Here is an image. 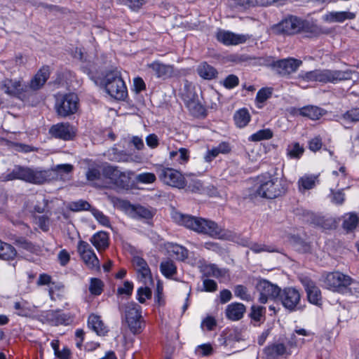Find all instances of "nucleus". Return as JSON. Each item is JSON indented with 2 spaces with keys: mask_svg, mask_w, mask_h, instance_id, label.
I'll return each instance as SVG.
<instances>
[{
  "mask_svg": "<svg viewBox=\"0 0 359 359\" xmlns=\"http://www.w3.org/2000/svg\"><path fill=\"white\" fill-rule=\"evenodd\" d=\"M172 218L177 224L198 233L207 234L212 238H222L224 236L223 229L212 220L184 215L177 211L172 212Z\"/></svg>",
  "mask_w": 359,
  "mask_h": 359,
  "instance_id": "obj_1",
  "label": "nucleus"
},
{
  "mask_svg": "<svg viewBox=\"0 0 359 359\" xmlns=\"http://www.w3.org/2000/svg\"><path fill=\"white\" fill-rule=\"evenodd\" d=\"M354 71L347 69L346 70L333 69H315L306 72H301L297 80L301 84L303 82H320L337 83L340 81L352 79Z\"/></svg>",
  "mask_w": 359,
  "mask_h": 359,
  "instance_id": "obj_2",
  "label": "nucleus"
},
{
  "mask_svg": "<svg viewBox=\"0 0 359 359\" xmlns=\"http://www.w3.org/2000/svg\"><path fill=\"white\" fill-rule=\"evenodd\" d=\"M287 191V186L278 177L261 176L257 179L252 190L250 194L251 198L261 197L273 199L284 195Z\"/></svg>",
  "mask_w": 359,
  "mask_h": 359,
  "instance_id": "obj_3",
  "label": "nucleus"
},
{
  "mask_svg": "<svg viewBox=\"0 0 359 359\" xmlns=\"http://www.w3.org/2000/svg\"><path fill=\"white\" fill-rule=\"evenodd\" d=\"M122 325L126 324L133 334L141 333L144 327L141 306L135 302L120 304Z\"/></svg>",
  "mask_w": 359,
  "mask_h": 359,
  "instance_id": "obj_4",
  "label": "nucleus"
},
{
  "mask_svg": "<svg viewBox=\"0 0 359 359\" xmlns=\"http://www.w3.org/2000/svg\"><path fill=\"white\" fill-rule=\"evenodd\" d=\"M48 172L21 165H15L9 173L4 176V181L20 180L32 184H43L48 180Z\"/></svg>",
  "mask_w": 359,
  "mask_h": 359,
  "instance_id": "obj_5",
  "label": "nucleus"
},
{
  "mask_svg": "<svg viewBox=\"0 0 359 359\" xmlns=\"http://www.w3.org/2000/svg\"><path fill=\"white\" fill-rule=\"evenodd\" d=\"M50 76V67L43 66L27 83H25L26 93L29 96V106H36L40 102L38 90L46 83Z\"/></svg>",
  "mask_w": 359,
  "mask_h": 359,
  "instance_id": "obj_6",
  "label": "nucleus"
},
{
  "mask_svg": "<svg viewBox=\"0 0 359 359\" xmlns=\"http://www.w3.org/2000/svg\"><path fill=\"white\" fill-rule=\"evenodd\" d=\"M104 177L110 184L121 189H128L132 184L131 179L134 172L130 170L122 171L118 167L107 163L104 164Z\"/></svg>",
  "mask_w": 359,
  "mask_h": 359,
  "instance_id": "obj_7",
  "label": "nucleus"
},
{
  "mask_svg": "<svg viewBox=\"0 0 359 359\" xmlns=\"http://www.w3.org/2000/svg\"><path fill=\"white\" fill-rule=\"evenodd\" d=\"M104 87L112 97L123 100L128 95L127 88L118 70L108 72L104 77Z\"/></svg>",
  "mask_w": 359,
  "mask_h": 359,
  "instance_id": "obj_8",
  "label": "nucleus"
},
{
  "mask_svg": "<svg viewBox=\"0 0 359 359\" xmlns=\"http://www.w3.org/2000/svg\"><path fill=\"white\" fill-rule=\"evenodd\" d=\"M0 90L29 105V96L25 92V82L22 78L4 79L0 82Z\"/></svg>",
  "mask_w": 359,
  "mask_h": 359,
  "instance_id": "obj_9",
  "label": "nucleus"
},
{
  "mask_svg": "<svg viewBox=\"0 0 359 359\" xmlns=\"http://www.w3.org/2000/svg\"><path fill=\"white\" fill-rule=\"evenodd\" d=\"M79 106V99L76 94L69 93L57 99L55 110L58 116L67 117L75 114Z\"/></svg>",
  "mask_w": 359,
  "mask_h": 359,
  "instance_id": "obj_10",
  "label": "nucleus"
},
{
  "mask_svg": "<svg viewBox=\"0 0 359 359\" xmlns=\"http://www.w3.org/2000/svg\"><path fill=\"white\" fill-rule=\"evenodd\" d=\"M352 283L350 276L340 272H333L327 275L325 284L330 289L341 293L350 292L351 288L348 287Z\"/></svg>",
  "mask_w": 359,
  "mask_h": 359,
  "instance_id": "obj_11",
  "label": "nucleus"
},
{
  "mask_svg": "<svg viewBox=\"0 0 359 359\" xmlns=\"http://www.w3.org/2000/svg\"><path fill=\"white\" fill-rule=\"evenodd\" d=\"M256 288L259 293V302L261 304H266L268 300L277 301L280 294L281 289L265 279L259 280Z\"/></svg>",
  "mask_w": 359,
  "mask_h": 359,
  "instance_id": "obj_12",
  "label": "nucleus"
},
{
  "mask_svg": "<svg viewBox=\"0 0 359 359\" xmlns=\"http://www.w3.org/2000/svg\"><path fill=\"white\" fill-rule=\"evenodd\" d=\"M157 173L159 179L169 186L181 189L187 185L184 176L175 169L160 168Z\"/></svg>",
  "mask_w": 359,
  "mask_h": 359,
  "instance_id": "obj_13",
  "label": "nucleus"
},
{
  "mask_svg": "<svg viewBox=\"0 0 359 359\" xmlns=\"http://www.w3.org/2000/svg\"><path fill=\"white\" fill-rule=\"evenodd\" d=\"M304 27V22L299 18L294 16H290L280 23L275 27V31L278 34L292 35L301 32Z\"/></svg>",
  "mask_w": 359,
  "mask_h": 359,
  "instance_id": "obj_14",
  "label": "nucleus"
},
{
  "mask_svg": "<svg viewBox=\"0 0 359 359\" xmlns=\"http://www.w3.org/2000/svg\"><path fill=\"white\" fill-rule=\"evenodd\" d=\"M301 295L299 292L294 287H285L280 290V294L278 300L280 301L283 306L290 310L294 311L301 309Z\"/></svg>",
  "mask_w": 359,
  "mask_h": 359,
  "instance_id": "obj_15",
  "label": "nucleus"
},
{
  "mask_svg": "<svg viewBox=\"0 0 359 359\" xmlns=\"http://www.w3.org/2000/svg\"><path fill=\"white\" fill-rule=\"evenodd\" d=\"M185 105L190 114L196 118H204L207 115V111L197 99V95L192 91H189L182 95Z\"/></svg>",
  "mask_w": 359,
  "mask_h": 359,
  "instance_id": "obj_16",
  "label": "nucleus"
},
{
  "mask_svg": "<svg viewBox=\"0 0 359 359\" xmlns=\"http://www.w3.org/2000/svg\"><path fill=\"white\" fill-rule=\"evenodd\" d=\"M302 61L293 57L279 60L273 63V67L277 74L287 76L295 72L302 65Z\"/></svg>",
  "mask_w": 359,
  "mask_h": 359,
  "instance_id": "obj_17",
  "label": "nucleus"
},
{
  "mask_svg": "<svg viewBox=\"0 0 359 359\" xmlns=\"http://www.w3.org/2000/svg\"><path fill=\"white\" fill-rule=\"evenodd\" d=\"M77 251L83 261L89 268H99V259L87 242L80 241L78 243Z\"/></svg>",
  "mask_w": 359,
  "mask_h": 359,
  "instance_id": "obj_18",
  "label": "nucleus"
},
{
  "mask_svg": "<svg viewBox=\"0 0 359 359\" xmlns=\"http://www.w3.org/2000/svg\"><path fill=\"white\" fill-rule=\"evenodd\" d=\"M49 134L57 139L69 141L76 135L74 128L69 123H60L53 125L49 129Z\"/></svg>",
  "mask_w": 359,
  "mask_h": 359,
  "instance_id": "obj_19",
  "label": "nucleus"
},
{
  "mask_svg": "<svg viewBox=\"0 0 359 359\" xmlns=\"http://www.w3.org/2000/svg\"><path fill=\"white\" fill-rule=\"evenodd\" d=\"M216 38L217 41L226 46H236L245 43L250 39L249 34H235L230 31L219 30L217 33Z\"/></svg>",
  "mask_w": 359,
  "mask_h": 359,
  "instance_id": "obj_20",
  "label": "nucleus"
},
{
  "mask_svg": "<svg viewBox=\"0 0 359 359\" xmlns=\"http://www.w3.org/2000/svg\"><path fill=\"white\" fill-rule=\"evenodd\" d=\"M301 282L305 288L309 302L320 306L322 304V297L320 289L307 277L302 278Z\"/></svg>",
  "mask_w": 359,
  "mask_h": 359,
  "instance_id": "obj_21",
  "label": "nucleus"
},
{
  "mask_svg": "<svg viewBox=\"0 0 359 359\" xmlns=\"http://www.w3.org/2000/svg\"><path fill=\"white\" fill-rule=\"evenodd\" d=\"M151 75L158 79H165L171 77L174 73L172 65H165L158 61H154L147 65Z\"/></svg>",
  "mask_w": 359,
  "mask_h": 359,
  "instance_id": "obj_22",
  "label": "nucleus"
},
{
  "mask_svg": "<svg viewBox=\"0 0 359 359\" xmlns=\"http://www.w3.org/2000/svg\"><path fill=\"white\" fill-rule=\"evenodd\" d=\"M128 210L130 215L135 219H150L155 215V211L151 208H146L140 205H129Z\"/></svg>",
  "mask_w": 359,
  "mask_h": 359,
  "instance_id": "obj_23",
  "label": "nucleus"
},
{
  "mask_svg": "<svg viewBox=\"0 0 359 359\" xmlns=\"http://www.w3.org/2000/svg\"><path fill=\"white\" fill-rule=\"evenodd\" d=\"M88 326L99 336H105L109 332L100 316L93 313L88 316Z\"/></svg>",
  "mask_w": 359,
  "mask_h": 359,
  "instance_id": "obj_24",
  "label": "nucleus"
},
{
  "mask_svg": "<svg viewBox=\"0 0 359 359\" xmlns=\"http://www.w3.org/2000/svg\"><path fill=\"white\" fill-rule=\"evenodd\" d=\"M246 308L241 303H231L226 309V316L231 320H238L241 319L245 312Z\"/></svg>",
  "mask_w": 359,
  "mask_h": 359,
  "instance_id": "obj_25",
  "label": "nucleus"
},
{
  "mask_svg": "<svg viewBox=\"0 0 359 359\" xmlns=\"http://www.w3.org/2000/svg\"><path fill=\"white\" fill-rule=\"evenodd\" d=\"M133 266L144 280L151 279V273L147 262L139 256H135L132 260Z\"/></svg>",
  "mask_w": 359,
  "mask_h": 359,
  "instance_id": "obj_26",
  "label": "nucleus"
},
{
  "mask_svg": "<svg viewBox=\"0 0 359 359\" xmlns=\"http://www.w3.org/2000/svg\"><path fill=\"white\" fill-rule=\"evenodd\" d=\"M90 242L98 251L104 250L109 246L108 234L104 231H99L91 237Z\"/></svg>",
  "mask_w": 359,
  "mask_h": 359,
  "instance_id": "obj_27",
  "label": "nucleus"
},
{
  "mask_svg": "<svg viewBox=\"0 0 359 359\" xmlns=\"http://www.w3.org/2000/svg\"><path fill=\"white\" fill-rule=\"evenodd\" d=\"M355 14L348 11L330 12L326 15V20L330 22H343L346 20H352Z\"/></svg>",
  "mask_w": 359,
  "mask_h": 359,
  "instance_id": "obj_28",
  "label": "nucleus"
},
{
  "mask_svg": "<svg viewBox=\"0 0 359 359\" xmlns=\"http://www.w3.org/2000/svg\"><path fill=\"white\" fill-rule=\"evenodd\" d=\"M197 73L201 77L207 80L213 79L217 75L216 69L207 62H203L198 66Z\"/></svg>",
  "mask_w": 359,
  "mask_h": 359,
  "instance_id": "obj_29",
  "label": "nucleus"
},
{
  "mask_svg": "<svg viewBox=\"0 0 359 359\" xmlns=\"http://www.w3.org/2000/svg\"><path fill=\"white\" fill-rule=\"evenodd\" d=\"M250 113L245 108L237 110L233 115L235 124L238 128H243L246 126L250 122Z\"/></svg>",
  "mask_w": 359,
  "mask_h": 359,
  "instance_id": "obj_30",
  "label": "nucleus"
},
{
  "mask_svg": "<svg viewBox=\"0 0 359 359\" xmlns=\"http://www.w3.org/2000/svg\"><path fill=\"white\" fill-rule=\"evenodd\" d=\"M311 222L324 229H331L336 227V222L332 217L325 216L314 215L312 217Z\"/></svg>",
  "mask_w": 359,
  "mask_h": 359,
  "instance_id": "obj_31",
  "label": "nucleus"
},
{
  "mask_svg": "<svg viewBox=\"0 0 359 359\" xmlns=\"http://www.w3.org/2000/svg\"><path fill=\"white\" fill-rule=\"evenodd\" d=\"M318 176L314 175H305L298 181L299 191L309 190L313 189L317 182Z\"/></svg>",
  "mask_w": 359,
  "mask_h": 359,
  "instance_id": "obj_32",
  "label": "nucleus"
},
{
  "mask_svg": "<svg viewBox=\"0 0 359 359\" xmlns=\"http://www.w3.org/2000/svg\"><path fill=\"white\" fill-rule=\"evenodd\" d=\"M300 114L312 120H318L324 114V110L316 106H307L300 109Z\"/></svg>",
  "mask_w": 359,
  "mask_h": 359,
  "instance_id": "obj_33",
  "label": "nucleus"
},
{
  "mask_svg": "<svg viewBox=\"0 0 359 359\" xmlns=\"http://www.w3.org/2000/svg\"><path fill=\"white\" fill-rule=\"evenodd\" d=\"M286 351V347L283 343H274L269 344L264 349V353L271 358L283 355Z\"/></svg>",
  "mask_w": 359,
  "mask_h": 359,
  "instance_id": "obj_34",
  "label": "nucleus"
},
{
  "mask_svg": "<svg viewBox=\"0 0 359 359\" xmlns=\"http://www.w3.org/2000/svg\"><path fill=\"white\" fill-rule=\"evenodd\" d=\"M103 170L104 165L89 168L86 173L87 180L90 182L104 180Z\"/></svg>",
  "mask_w": 359,
  "mask_h": 359,
  "instance_id": "obj_35",
  "label": "nucleus"
},
{
  "mask_svg": "<svg viewBox=\"0 0 359 359\" xmlns=\"http://www.w3.org/2000/svg\"><path fill=\"white\" fill-rule=\"evenodd\" d=\"M359 218L354 213H349L344 217L342 227L347 233L353 231L358 226Z\"/></svg>",
  "mask_w": 359,
  "mask_h": 359,
  "instance_id": "obj_36",
  "label": "nucleus"
},
{
  "mask_svg": "<svg viewBox=\"0 0 359 359\" xmlns=\"http://www.w3.org/2000/svg\"><path fill=\"white\" fill-rule=\"evenodd\" d=\"M286 151L290 158L299 159L304 152V148L298 142H293L287 146Z\"/></svg>",
  "mask_w": 359,
  "mask_h": 359,
  "instance_id": "obj_37",
  "label": "nucleus"
},
{
  "mask_svg": "<svg viewBox=\"0 0 359 359\" xmlns=\"http://www.w3.org/2000/svg\"><path fill=\"white\" fill-rule=\"evenodd\" d=\"M17 255V252L13 246L6 243L2 242L0 246V258L4 260H12Z\"/></svg>",
  "mask_w": 359,
  "mask_h": 359,
  "instance_id": "obj_38",
  "label": "nucleus"
},
{
  "mask_svg": "<svg viewBox=\"0 0 359 359\" xmlns=\"http://www.w3.org/2000/svg\"><path fill=\"white\" fill-rule=\"evenodd\" d=\"M160 270L163 276L170 278L177 273V268L173 261L166 260L161 263Z\"/></svg>",
  "mask_w": 359,
  "mask_h": 359,
  "instance_id": "obj_39",
  "label": "nucleus"
},
{
  "mask_svg": "<svg viewBox=\"0 0 359 359\" xmlns=\"http://www.w3.org/2000/svg\"><path fill=\"white\" fill-rule=\"evenodd\" d=\"M272 88H262L260 89L256 95L257 106L261 109L263 107L264 103L271 97Z\"/></svg>",
  "mask_w": 359,
  "mask_h": 359,
  "instance_id": "obj_40",
  "label": "nucleus"
},
{
  "mask_svg": "<svg viewBox=\"0 0 359 359\" xmlns=\"http://www.w3.org/2000/svg\"><path fill=\"white\" fill-rule=\"evenodd\" d=\"M273 137V133L270 129L259 130L252 134L249 140L252 142H259L264 140H269Z\"/></svg>",
  "mask_w": 359,
  "mask_h": 359,
  "instance_id": "obj_41",
  "label": "nucleus"
},
{
  "mask_svg": "<svg viewBox=\"0 0 359 359\" xmlns=\"http://www.w3.org/2000/svg\"><path fill=\"white\" fill-rule=\"evenodd\" d=\"M104 283L103 282L96 278H92L90 279V283L89 286V291L93 295H100L103 290Z\"/></svg>",
  "mask_w": 359,
  "mask_h": 359,
  "instance_id": "obj_42",
  "label": "nucleus"
},
{
  "mask_svg": "<svg viewBox=\"0 0 359 359\" xmlns=\"http://www.w3.org/2000/svg\"><path fill=\"white\" fill-rule=\"evenodd\" d=\"M51 321L55 325H67L69 323V317L68 315L60 313V311H53L50 314Z\"/></svg>",
  "mask_w": 359,
  "mask_h": 359,
  "instance_id": "obj_43",
  "label": "nucleus"
},
{
  "mask_svg": "<svg viewBox=\"0 0 359 359\" xmlns=\"http://www.w3.org/2000/svg\"><path fill=\"white\" fill-rule=\"evenodd\" d=\"M266 308L262 306H252L250 313V318L256 322H260L264 318Z\"/></svg>",
  "mask_w": 359,
  "mask_h": 359,
  "instance_id": "obj_44",
  "label": "nucleus"
},
{
  "mask_svg": "<svg viewBox=\"0 0 359 359\" xmlns=\"http://www.w3.org/2000/svg\"><path fill=\"white\" fill-rule=\"evenodd\" d=\"M170 250L177 256V259L179 260H184L188 257V250L182 245L172 244Z\"/></svg>",
  "mask_w": 359,
  "mask_h": 359,
  "instance_id": "obj_45",
  "label": "nucleus"
},
{
  "mask_svg": "<svg viewBox=\"0 0 359 359\" xmlns=\"http://www.w3.org/2000/svg\"><path fill=\"white\" fill-rule=\"evenodd\" d=\"M68 208L74 212L81 210H88L90 208V205L86 201L80 200L78 201L72 202L69 204Z\"/></svg>",
  "mask_w": 359,
  "mask_h": 359,
  "instance_id": "obj_46",
  "label": "nucleus"
},
{
  "mask_svg": "<svg viewBox=\"0 0 359 359\" xmlns=\"http://www.w3.org/2000/svg\"><path fill=\"white\" fill-rule=\"evenodd\" d=\"M156 180V175L152 172H142L136 177L137 182L142 184L154 183Z\"/></svg>",
  "mask_w": 359,
  "mask_h": 359,
  "instance_id": "obj_47",
  "label": "nucleus"
},
{
  "mask_svg": "<svg viewBox=\"0 0 359 359\" xmlns=\"http://www.w3.org/2000/svg\"><path fill=\"white\" fill-rule=\"evenodd\" d=\"M341 118L351 122L359 121V108H353L341 115Z\"/></svg>",
  "mask_w": 359,
  "mask_h": 359,
  "instance_id": "obj_48",
  "label": "nucleus"
},
{
  "mask_svg": "<svg viewBox=\"0 0 359 359\" xmlns=\"http://www.w3.org/2000/svg\"><path fill=\"white\" fill-rule=\"evenodd\" d=\"M15 243L19 247L29 252H33L35 249L34 244L24 237H18Z\"/></svg>",
  "mask_w": 359,
  "mask_h": 359,
  "instance_id": "obj_49",
  "label": "nucleus"
},
{
  "mask_svg": "<svg viewBox=\"0 0 359 359\" xmlns=\"http://www.w3.org/2000/svg\"><path fill=\"white\" fill-rule=\"evenodd\" d=\"M250 249L255 253H260L262 252H273L276 251L275 248L272 246H268L261 243H252Z\"/></svg>",
  "mask_w": 359,
  "mask_h": 359,
  "instance_id": "obj_50",
  "label": "nucleus"
},
{
  "mask_svg": "<svg viewBox=\"0 0 359 359\" xmlns=\"http://www.w3.org/2000/svg\"><path fill=\"white\" fill-rule=\"evenodd\" d=\"M74 166L71 164H60L57 165L53 168L58 175H60L61 178H63V174H69L72 172Z\"/></svg>",
  "mask_w": 359,
  "mask_h": 359,
  "instance_id": "obj_51",
  "label": "nucleus"
},
{
  "mask_svg": "<svg viewBox=\"0 0 359 359\" xmlns=\"http://www.w3.org/2000/svg\"><path fill=\"white\" fill-rule=\"evenodd\" d=\"M234 294L243 300L249 301L250 299V295L248 292L247 287L242 285H238L235 287Z\"/></svg>",
  "mask_w": 359,
  "mask_h": 359,
  "instance_id": "obj_52",
  "label": "nucleus"
},
{
  "mask_svg": "<svg viewBox=\"0 0 359 359\" xmlns=\"http://www.w3.org/2000/svg\"><path fill=\"white\" fill-rule=\"evenodd\" d=\"M222 83L226 88L231 89L238 85L239 79L237 76L230 74L222 81Z\"/></svg>",
  "mask_w": 359,
  "mask_h": 359,
  "instance_id": "obj_53",
  "label": "nucleus"
},
{
  "mask_svg": "<svg viewBox=\"0 0 359 359\" xmlns=\"http://www.w3.org/2000/svg\"><path fill=\"white\" fill-rule=\"evenodd\" d=\"M137 299L141 303L145 302V299H150L151 297V291L147 287H141L137 290Z\"/></svg>",
  "mask_w": 359,
  "mask_h": 359,
  "instance_id": "obj_54",
  "label": "nucleus"
},
{
  "mask_svg": "<svg viewBox=\"0 0 359 359\" xmlns=\"http://www.w3.org/2000/svg\"><path fill=\"white\" fill-rule=\"evenodd\" d=\"M92 213L97 222L105 226H109V218L104 215L101 211L97 209H93Z\"/></svg>",
  "mask_w": 359,
  "mask_h": 359,
  "instance_id": "obj_55",
  "label": "nucleus"
},
{
  "mask_svg": "<svg viewBox=\"0 0 359 359\" xmlns=\"http://www.w3.org/2000/svg\"><path fill=\"white\" fill-rule=\"evenodd\" d=\"M189 160V151L186 148L179 149V154L177 156V161L180 164H185Z\"/></svg>",
  "mask_w": 359,
  "mask_h": 359,
  "instance_id": "obj_56",
  "label": "nucleus"
},
{
  "mask_svg": "<svg viewBox=\"0 0 359 359\" xmlns=\"http://www.w3.org/2000/svg\"><path fill=\"white\" fill-rule=\"evenodd\" d=\"M145 140L147 146L151 149L156 148L159 144L158 137L154 133L147 135Z\"/></svg>",
  "mask_w": 359,
  "mask_h": 359,
  "instance_id": "obj_57",
  "label": "nucleus"
},
{
  "mask_svg": "<svg viewBox=\"0 0 359 359\" xmlns=\"http://www.w3.org/2000/svg\"><path fill=\"white\" fill-rule=\"evenodd\" d=\"M134 90L139 93L146 89V84L141 77H136L133 80Z\"/></svg>",
  "mask_w": 359,
  "mask_h": 359,
  "instance_id": "obj_58",
  "label": "nucleus"
},
{
  "mask_svg": "<svg viewBox=\"0 0 359 359\" xmlns=\"http://www.w3.org/2000/svg\"><path fill=\"white\" fill-rule=\"evenodd\" d=\"M133 285L132 283L129 281H125L123 284V287H118L117 290V292L118 294H127L130 295L133 292Z\"/></svg>",
  "mask_w": 359,
  "mask_h": 359,
  "instance_id": "obj_59",
  "label": "nucleus"
},
{
  "mask_svg": "<svg viewBox=\"0 0 359 359\" xmlns=\"http://www.w3.org/2000/svg\"><path fill=\"white\" fill-rule=\"evenodd\" d=\"M203 287L205 292H215L217 290V284L213 280L205 279L203 280Z\"/></svg>",
  "mask_w": 359,
  "mask_h": 359,
  "instance_id": "obj_60",
  "label": "nucleus"
},
{
  "mask_svg": "<svg viewBox=\"0 0 359 359\" xmlns=\"http://www.w3.org/2000/svg\"><path fill=\"white\" fill-rule=\"evenodd\" d=\"M14 309L17 311L16 314L20 316L27 317L29 315V310L22 306L20 302H15L14 304Z\"/></svg>",
  "mask_w": 359,
  "mask_h": 359,
  "instance_id": "obj_61",
  "label": "nucleus"
},
{
  "mask_svg": "<svg viewBox=\"0 0 359 359\" xmlns=\"http://www.w3.org/2000/svg\"><path fill=\"white\" fill-rule=\"evenodd\" d=\"M332 194V201L336 204L341 205L344 201V194L342 191H331Z\"/></svg>",
  "mask_w": 359,
  "mask_h": 359,
  "instance_id": "obj_62",
  "label": "nucleus"
},
{
  "mask_svg": "<svg viewBox=\"0 0 359 359\" xmlns=\"http://www.w3.org/2000/svg\"><path fill=\"white\" fill-rule=\"evenodd\" d=\"M230 4L235 7L254 6L253 0H230Z\"/></svg>",
  "mask_w": 359,
  "mask_h": 359,
  "instance_id": "obj_63",
  "label": "nucleus"
},
{
  "mask_svg": "<svg viewBox=\"0 0 359 359\" xmlns=\"http://www.w3.org/2000/svg\"><path fill=\"white\" fill-rule=\"evenodd\" d=\"M127 5L133 11L139 10L145 3V0H127Z\"/></svg>",
  "mask_w": 359,
  "mask_h": 359,
  "instance_id": "obj_64",
  "label": "nucleus"
}]
</instances>
